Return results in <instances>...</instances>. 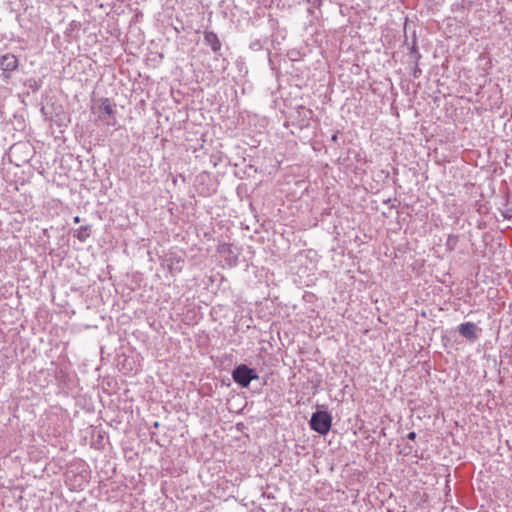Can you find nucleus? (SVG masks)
Wrapping results in <instances>:
<instances>
[{"label": "nucleus", "mask_w": 512, "mask_h": 512, "mask_svg": "<svg viewBox=\"0 0 512 512\" xmlns=\"http://www.w3.org/2000/svg\"><path fill=\"white\" fill-rule=\"evenodd\" d=\"M332 423L331 415L326 411H317L312 414L310 419L311 428L321 435H326Z\"/></svg>", "instance_id": "nucleus-1"}, {"label": "nucleus", "mask_w": 512, "mask_h": 512, "mask_svg": "<svg viewBox=\"0 0 512 512\" xmlns=\"http://www.w3.org/2000/svg\"><path fill=\"white\" fill-rule=\"evenodd\" d=\"M75 236L79 241L84 242L90 236V226H81L76 230Z\"/></svg>", "instance_id": "nucleus-7"}, {"label": "nucleus", "mask_w": 512, "mask_h": 512, "mask_svg": "<svg viewBox=\"0 0 512 512\" xmlns=\"http://www.w3.org/2000/svg\"><path fill=\"white\" fill-rule=\"evenodd\" d=\"M73 221H74V223H79L80 222V217L79 216H75Z\"/></svg>", "instance_id": "nucleus-9"}, {"label": "nucleus", "mask_w": 512, "mask_h": 512, "mask_svg": "<svg viewBox=\"0 0 512 512\" xmlns=\"http://www.w3.org/2000/svg\"><path fill=\"white\" fill-rule=\"evenodd\" d=\"M98 113L99 119L104 121L107 125L114 126L116 124L114 110L108 98L101 100V104L98 107Z\"/></svg>", "instance_id": "nucleus-3"}, {"label": "nucleus", "mask_w": 512, "mask_h": 512, "mask_svg": "<svg viewBox=\"0 0 512 512\" xmlns=\"http://www.w3.org/2000/svg\"><path fill=\"white\" fill-rule=\"evenodd\" d=\"M204 39L214 52H218L221 49V43L216 33L207 31L205 32Z\"/></svg>", "instance_id": "nucleus-6"}, {"label": "nucleus", "mask_w": 512, "mask_h": 512, "mask_svg": "<svg viewBox=\"0 0 512 512\" xmlns=\"http://www.w3.org/2000/svg\"><path fill=\"white\" fill-rule=\"evenodd\" d=\"M476 330L477 326L473 322L462 323L459 326V333L469 340H475L477 338Z\"/></svg>", "instance_id": "nucleus-5"}, {"label": "nucleus", "mask_w": 512, "mask_h": 512, "mask_svg": "<svg viewBox=\"0 0 512 512\" xmlns=\"http://www.w3.org/2000/svg\"><path fill=\"white\" fill-rule=\"evenodd\" d=\"M0 67L5 78H9L10 72L15 71L18 68V59L14 54H4L0 58Z\"/></svg>", "instance_id": "nucleus-4"}, {"label": "nucleus", "mask_w": 512, "mask_h": 512, "mask_svg": "<svg viewBox=\"0 0 512 512\" xmlns=\"http://www.w3.org/2000/svg\"><path fill=\"white\" fill-rule=\"evenodd\" d=\"M233 380L242 387H248L252 380L257 379L258 375L254 369L245 364L237 366L232 373Z\"/></svg>", "instance_id": "nucleus-2"}, {"label": "nucleus", "mask_w": 512, "mask_h": 512, "mask_svg": "<svg viewBox=\"0 0 512 512\" xmlns=\"http://www.w3.org/2000/svg\"><path fill=\"white\" fill-rule=\"evenodd\" d=\"M407 438L409 440H414L416 438V433L415 432L408 433Z\"/></svg>", "instance_id": "nucleus-8"}]
</instances>
